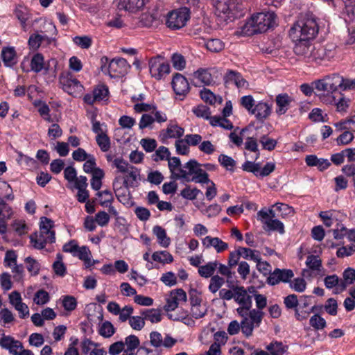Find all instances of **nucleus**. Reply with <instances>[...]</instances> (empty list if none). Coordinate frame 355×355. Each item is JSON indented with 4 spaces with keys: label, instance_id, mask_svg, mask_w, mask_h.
I'll use <instances>...</instances> for the list:
<instances>
[{
    "label": "nucleus",
    "instance_id": "obj_53",
    "mask_svg": "<svg viewBox=\"0 0 355 355\" xmlns=\"http://www.w3.org/2000/svg\"><path fill=\"white\" fill-rule=\"evenodd\" d=\"M124 348L130 351H135L138 349L140 341L137 336L135 335H130L125 338L123 342Z\"/></svg>",
    "mask_w": 355,
    "mask_h": 355
},
{
    "label": "nucleus",
    "instance_id": "obj_27",
    "mask_svg": "<svg viewBox=\"0 0 355 355\" xmlns=\"http://www.w3.org/2000/svg\"><path fill=\"white\" fill-rule=\"evenodd\" d=\"M234 300L239 305H250L252 303V297L250 295L248 294L246 288H245L243 286L238 285H235L234 286Z\"/></svg>",
    "mask_w": 355,
    "mask_h": 355
},
{
    "label": "nucleus",
    "instance_id": "obj_39",
    "mask_svg": "<svg viewBox=\"0 0 355 355\" xmlns=\"http://www.w3.org/2000/svg\"><path fill=\"white\" fill-rule=\"evenodd\" d=\"M206 49L211 53H219L225 48V43L220 39H208L205 43Z\"/></svg>",
    "mask_w": 355,
    "mask_h": 355
},
{
    "label": "nucleus",
    "instance_id": "obj_17",
    "mask_svg": "<svg viewBox=\"0 0 355 355\" xmlns=\"http://www.w3.org/2000/svg\"><path fill=\"white\" fill-rule=\"evenodd\" d=\"M294 102V98L287 93H282L277 95L275 98V112L277 114L281 116L286 114Z\"/></svg>",
    "mask_w": 355,
    "mask_h": 355
},
{
    "label": "nucleus",
    "instance_id": "obj_44",
    "mask_svg": "<svg viewBox=\"0 0 355 355\" xmlns=\"http://www.w3.org/2000/svg\"><path fill=\"white\" fill-rule=\"evenodd\" d=\"M104 176L103 171L101 168H96L93 171L91 180V187L95 191H98L102 185L101 180Z\"/></svg>",
    "mask_w": 355,
    "mask_h": 355
},
{
    "label": "nucleus",
    "instance_id": "obj_35",
    "mask_svg": "<svg viewBox=\"0 0 355 355\" xmlns=\"http://www.w3.org/2000/svg\"><path fill=\"white\" fill-rule=\"evenodd\" d=\"M288 346L282 342L272 341L266 347L269 355H283L288 350Z\"/></svg>",
    "mask_w": 355,
    "mask_h": 355
},
{
    "label": "nucleus",
    "instance_id": "obj_41",
    "mask_svg": "<svg viewBox=\"0 0 355 355\" xmlns=\"http://www.w3.org/2000/svg\"><path fill=\"white\" fill-rule=\"evenodd\" d=\"M341 279L336 275L327 276L324 279V286L327 289L336 287L335 293H340V284Z\"/></svg>",
    "mask_w": 355,
    "mask_h": 355
},
{
    "label": "nucleus",
    "instance_id": "obj_59",
    "mask_svg": "<svg viewBox=\"0 0 355 355\" xmlns=\"http://www.w3.org/2000/svg\"><path fill=\"white\" fill-rule=\"evenodd\" d=\"M96 141L103 152H107L110 148V139L106 133L96 135Z\"/></svg>",
    "mask_w": 355,
    "mask_h": 355
},
{
    "label": "nucleus",
    "instance_id": "obj_55",
    "mask_svg": "<svg viewBox=\"0 0 355 355\" xmlns=\"http://www.w3.org/2000/svg\"><path fill=\"white\" fill-rule=\"evenodd\" d=\"M15 320L14 314L8 309L4 308L0 311V322L3 327L13 322Z\"/></svg>",
    "mask_w": 355,
    "mask_h": 355
},
{
    "label": "nucleus",
    "instance_id": "obj_36",
    "mask_svg": "<svg viewBox=\"0 0 355 355\" xmlns=\"http://www.w3.org/2000/svg\"><path fill=\"white\" fill-rule=\"evenodd\" d=\"M218 265V263L216 261L208 262L207 263L199 267L198 273L202 277L211 278L214 276Z\"/></svg>",
    "mask_w": 355,
    "mask_h": 355
},
{
    "label": "nucleus",
    "instance_id": "obj_48",
    "mask_svg": "<svg viewBox=\"0 0 355 355\" xmlns=\"http://www.w3.org/2000/svg\"><path fill=\"white\" fill-rule=\"evenodd\" d=\"M345 21L349 24H355V3L349 2L345 6Z\"/></svg>",
    "mask_w": 355,
    "mask_h": 355
},
{
    "label": "nucleus",
    "instance_id": "obj_40",
    "mask_svg": "<svg viewBox=\"0 0 355 355\" xmlns=\"http://www.w3.org/2000/svg\"><path fill=\"white\" fill-rule=\"evenodd\" d=\"M153 261L162 263H170L173 261V256L166 250L155 252L152 255Z\"/></svg>",
    "mask_w": 355,
    "mask_h": 355
},
{
    "label": "nucleus",
    "instance_id": "obj_11",
    "mask_svg": "<svg viewBox=\"0 0 355 355\" xmlns=\"http://www.w3.org/2000/svg\"><path fill=\"white\" fill-rule=\"evenodd\" d=\"M257 218L263 225L266 231H277L280 234L284 233V224L277 219L270 218V214L266 210L261 209L257 213Z\"/></svg>",
    "mask_w": 355,
    "mask_h": 355
},
{
    "label": "nucleus",
    "instance_id": "obj_32",
    "mask_svg": "<svg viewBox=\"0 0 355 355\" xmlns=\"http://www.w3.org/2000/svg\"><path fill=\"white\" fill-rule=\"evenodd\" d=\"M230 0H212L216 15L220 17L227 16L230 11Z\"/></svg>",
    "mask_w": 355,
    "mask_h": 355
},
{
    "label": "nucleus",
    "instance_id": "obj_3",
    "mask_svg": "<svg viewBox=\"0 0 355 355\" xmlns=\"http://www.w3.org/2000/svg\"><path fill=\"white\" fill-rule=\"evenodd\" d=\"M202 164L195 159L187 162L177 174V179H183L187 182L196 183H209L210 180L206 171L202 168Z\"/></svg>",
    "mask_w": 355,
    "mask_h": 355
},
{
    "label": "nucleus",
    "instance_id": "obj_13",
    "mask_svg": "<svg viewBox=\"0 0 355 355\" xmlns=\"http://www.w3.org/2000/svg\"><path fill=\"white\" fill-rule=\"evenodd\" d=\"M130 187V186L123 184L121 185L117 178L113 182V189L117 199L120 202L128 207L133 204L129 191Z\"/></svg>",
    "mask_w": 355,
    "mask_h": 355
},
{
    "label": "nucleus",
    "instance_id": "obj_9",
    "mask_svg": "<svg viewBox=\"0 0 355 355\" xmlns=\"http://www.w3.org/2000/svg\"><path fill=\"white\" fill-rule=\"evenodd\" d=\"M311 40L302 38L299 40H293L295 42L293 51L297 55L307 59L308 61H314L315 46L312 44Z\"/></svg>",
    "mask_w": 355,
    "mask_h": 355
},
{
    "label": "nucleus",
    "instance_id": "obj_10",
    "mask_svg": "<svg viewBox=\"0 0 355 355\" xmlns=\"http://www.w3.org/2000/svg\"><path fill=\"white\" fill-rule=\"evenodd\" d=\"M313 55L314 61H330L338 54L337 46L334 43H328L324 46H315Z\"/></svg>",
    "mask_w": 355,
    "mask_h": 355
},
{
    "label": "nucleus",
    "instance_id": "obj_12",
    "mask_svg": "<svg viewBox=\"0 0 355 355\" xmlns=\"http://www.w3.org/2000/svg\"><path fill=\"white\" fill-rule=\"evenodd\" d=\"M31 243L33 248L42 250L45 248L47 243H54L55 241V232H36L30 236Z\"/></svg>",
    "mask_w": 355,
    "mask_h": 355
},
{
    "label": "nucleus",
    "instance_id": "obj_63",
    "mask_svg": "<svg viewBox=\"0 0 355 355\" xmlns=\"http://www.w3.org/2000/svg\"><path fill=\"white\" fill-rule=\"evenodd\" d=\"M95 97L98 101H103L107 99L109 90L108 87L104 85H98L93 91Z\"/></svg>",
    "mask_w": 355,
    "mask_h": 355
},
{
    "label": "nucleus",
    "instance_id": "obj_62",
    "mask_svg": "<svg viewBox=\"0 0 355 355\" xmlns=\"http://www.w3.org/2000/svg\"><path fill=\"white\" fill-rule=\"evenodd\" d=\"M170 152L165 146H160L156 150L155 153L152 155V159L155 162L159 160L168 159Z\"/></svg>",
    "mask_w": 355,
    "mask_h": 355
},
{
    "label": "nucleus",
    "instance_id": "obj_2",
    "mask_svg": "<svg viewBox=\"0 0 355 355\" xmlns=\"http://www.w3.org/2000/svg\"><path fill=\"white\" fill-rule=\"evenodd\" d=\"M275 13L270 12L253 15L242 27V32L248 35L264 33L275 26Z\"/></svg>",
    "mask_w": 355,
    "mask_h": 355
},
{
    "label": "nucleus",
    "instance_id": "obj_43",
    "mask_svg": "<svg viewBox=\"0 0 355 355\" xmlns=\"http://www.w3.org/2000/svg\"><path fill=\"white\" fill-rule=\"evenodd\" d=\"M226 282L227 283V286L230 289L222 288L219 291L218 295L219 297L223 300L230 301L231 300H234V282L231 280L227 279Z\"/></svg>",
    "mask_w": 355,
    "mask_h": 355
},
{
    "label": "nucleus",
    "instance_id": "obj_5",
    "mask_svg": "<svg viewBox=\"0 0 355 355\" xmlns=\"http://www.w3.org/2000/svg\"><path fill=\"white\" fill-rule=\"evenodd\" d=\"M149 71L151 76L156 80H161L170 73V65L164 58L157 55L149 60Z\"/></svg>",
    "mask_w": 355,
    "mask_h": 355
},
{
    "label": "nucleus",
    "instance_id": "obj_26",
    "mask_svg": "<svg viewBox=\"0 0 355 355\" xmlns=\"http://www.w3.org/2000/svg\"><path fill=\"white\" fill-rule=\"evenodd\" d=\"M184 133V128H181L176 123H170L166 130H162L160 137L162 140L175 138L180 139Z\"/></svg>",
    "mask_w": 355,
    "mask_h": 355
},
{
    "label": "nucleus",
    "instance_id": "obj_19",
    "mask_svg": "<svg viewBox=\"0 0 355 355\" xmlns=\"http://www.w3.org/2000/svg\"><path fill=\"white\" fill-rule=\"evenodd\" d=\"M306 264L309 269L303 270L302 275L304 277L311 276V272H315L318 275H323V273L321 272V271L323 270L322 261L318 256H308L306 258Z\"/></svg>",
    "mask_w": 355,
    "mask_h": 355
},
{
    "label": "nucleus",
    "instance_id": "obj_49",
    "mask_svg": "<svg viewBox=\"0 0 355 355\" xmlns=\"http://www.w3.org/2000/svg\"><path fill=\"white\" fill-rule=\"evenodd\" d=\"M245 149L256 153L255 159L260 156V152L258 148L257 139L254 137H248L246 138L244 144Z\"/></svg>",
    "mask_w": 355,
    "mask_h": 355
},
{
    "label": "nucleus",
    "instance_id": "obj_61",
    "mask_svg": "<svg viewBox=\"0 0 355 355\" xmlns=\"http://www.w3.org/2000/svg\"><path fill=\"white\" fill-rule=\"evenodd\" d=\"M74 257H78L80 260L84 261L85 263L90 264L91 252L87 246L78 247Z\"/></svg>",
    "mask_w": 355,
    "mask_h": 355
},
{
    "label": "nucleus",
    "instance_id": "obj_20",
    "mask_svg": "<svg viewBox=\"0 0 355 355\" xmlns=\"http://www.w3.org/2000/svg\"><path fill=\"white\" fill-rule=\"evenodd\" d=\"M171 84L176 95L184 96L189 91V85L187 80L180 73H177L174 75Z\"/></svg>",
    "mask_w": 355,
    "mask_h": 355
},
{
    "label": "nucleus",
    "instance_id": "obj_25",
    "mask_svg": "<svg viewBox=\"0 0 355 355\" xmlns=\"http://www.w3.org/2000/svg\"><path fill=\"white\" fill-rule=\"evenodd\" d=\"M1 343L2 344L1 347L8 350L12 355H17V352L23 349L22 343L9 335L4 336L3 340Z\"/></svg>",
    "mask_w": 355,
    "mask_h": 355
},
{
    "label": "nucleus",
    "instance_id": "obj_46",
    "mask_svg": "<svg viewBox=\"0 0 355 355\" xmlns=\"http://www.w3.org/2000/svg\"><path fill=\"white\" fill-rule=\"evenodd\" d=\"M24 262L26 265V269L31 275H37L40 270V263L31 257H28L25 259Z\"/></svg>",
    "mask_w": 355,
    "mask_h": 355
},
{
    "label": "nucleus",
    "instance_id": "obj_54",
    "mask_svg": "<svg viewBox=\"0 0 355 355\" xmlns=\"http://www.w3.org/2000/svg\"><path fill=\"white\" fill-rule=\"evenodd\" d=\"M168 165L172 175L177 179V174L180 173V170L182 169L180 159L177 157L168 158Z\"/></svg>",
    "mask_w": 355,
    "mask_h": 355
},
{
    "label": "nucleus",
    "instance_id": "obj_37",
    "mask_svg": "<svg viewBox=\"0 0 355 355\" xmlns=\"http://www.w3.org/2000/svg\"><path fill=\"white\" fill-rule=\"evenodd\" d=\"M145 320H148L152 323H157L162 320V314L159 309H145L141 312Z\"/></svg>",
    "mask_w": 355,
    "mask_h": 355
},
{
    "label": "nucleus",
    "instance_id": "obj_4",
    "mask_svg": "<svg viewBox=\"0 0 355 355\" xmlns=\"http://www.w3.org/2000/svg\"><path fill=\"white\" fill-rule=\"evenodd\" d=\"M130 68V65L125 59L122 58H114L107 66L105 63L101 66V70L104 73H107L111 78H116L126 75Z\"/></svg>",
    "mask_w": 355,
    "mask_h": 355
},
{
    "label": "nucleus",
    "instance_id": "obj_15",
    "mask_svg": "<svg viewBox=\"0 0 355 355\" xmlns=\"http://www.w3.org/2000/svg\"><path fill=\"white\" fill-rule=\"evenodd\" d=\"M294 276L293 272L291 269L276 268L267 279V282L272 286L278 284L280 282H289Z\"/></svg>",
    "mask_w": 355,
    "mask_h": 355
},
{
    "label": "nucleus",
    "instance_id": "obj_42",
    "mask_svg": "<svg viewBox=\"0 0 355 355\" xmlns=\"http://www.w3.org/2000/svg\"><path fill=\"white\" fill-rule=\"evenodd\" d=\"M225 282V280L223 277L218 275H214L210 279L208 289L211 293H216L220 290Z\"/></svg>",
    "mask_w": 355,
    "mask_h": 355
},
{
    "label": "nucleus",
    "instance_id": "obj_45",
    "mask_svg": "<svg viewBox=\"0 0 355 355\" xmlns=\"http://www.w3.org/2000/svg\"><path fill=\"white\" fill-rule=\"evenodd\" d=\"M45 40L50 42L49 38L46 35L33 34L30 36L28 43L31 49L36 50Z\"/></svg>",
    "mask_w": 355,
    "mask_h": 355
},
{
    "label": "nucleus",
    "instance_id": "obj_18",
    "mask_svg": "<svg viewBox=\"0 0 355 355\" xmlns=\"http://www.w3.org/2000/svg\"><path fill=\"white\" fill-rule=\"evenodd\" d=\"M311 297H304L298 302V305L295 311V315L297 320L302 321L308 318L314 307H309L311 304Z\"/></svg>",
    "mask_w": 355,
    "mask_h": 355
},
{
    "label": "nucleus",
    "instance_id": "obj_30",
    "mask_svg": "<svg viewBox=\"0 0 355 355\" xmlns=\"http://www.w3.org/2000/svg\"><path fill=\"white\" fill-rule=\"evenodd\" d=\"M305 162L309 166H317L320 171L325 170L331 165L327 159L318 158L315 155H306Z\"/></svg>",
    "mask_w": 355,
    "mask_h": 355
},
{
    "label": "nucleus",
    "instance_id": "obj_16",
    "mask_svg": "<svg viewBox=\"0 0 355 355\" xmlns=\"http://www.w3.org/2000/svg\"><path fill=\"white\" fill-rule=\"evenodd\" d=\"M150 343L155 348L161 347L171 348L177 343V340L168 334L163 338L158 331H152L150 334Z\"/></svg>",
    "mask_w": 355,
    "mask_h": 355
},
{
    "label": "nucleus",
    "instance_id": "obj_51",
    "mask_svg": "<svg viewBox=\"0 0 355 355\" xmlns=\"http://www.w3.org/2000/svg\"><path fill=\"white\" fill-rule=\"evenodd\" d=\"M62 305L65 311L71 312L76 309L77 300L71 295H64L62 297Z\"/></svg>",
    "mask_w": 355,
    "mask_h": 355
},
{
    "label": "nucleus",
    "instance_id": "obj_31",
    "mask_svg": "<svg viewBox=\"0 0 355 355\" xmlns=\"http://www.w3.org/2000/svg\"><path fill=\"white\" fill-rule=\"evenodd\" d=\"M127 173L128 174L123 178V184L130 186V187H137L140 171L132 166Z\"/></svg>",
    "mask_w": 355,
    "mask_h": 355
},
{
    "label": "nucleus",
    "instance_id": "obj_7",
    "mask_svg": "<svg viewBox=\"0 0 355 355\" xmlns=\"http://www.w3.org/2000/svg\"><path fill=\"white\" fill-rule=\"evenodd\" d=\"M264 313L262 311L252 309L248 317L242 320L241 331L247 337L252 336L254 327L260 326Z\"/></svg>",
    "mask_w": 355,
    "mask_h": 355
},
{
    "label": "nucleus",
    "instance_id": "obj_24",
    "mask_svg": "<svg viewBox=\"0 0 355 355\" xmlns=\"http://www.w3.org/2000/svg\"><path fill=\"white\" fill-rule=\"evenodd\" d=\"M202 243L205 248H214L218 253L223 252L228 248V244L218 237L207 236L202 239Z\"/></svg>",
    "mask_w": 355,
    "mask_h": 355
},
{
    "label": "nucleus",
    "instance_id": "obj_47",
    "mask_svg": "<svg viewBox=\"0 0 355 355\" xmlns=\"http://www.w3.org/2000/svg\"><path fill=\"white\" fill-rule=\"evenodd\" d=\"M208 306L207 303L200 304L191 306V314L193 318L200 319L205 316L207 313Z\"/></svg>",
    "mask_w": 355,
    "mask_h": 355
},
{
    "label": "nucleus",
    "instance_id": "obj_1",
    "mask_svg": "<svg viewBox=\"0 0 355 355\" xmlns=\"http://www.w3.org/2000/svg\"><path fill=\"white\" fill-rule=\"evenodd\" d=\"M318 33V25L312 14L301 16L289 31L292 40H313Z\"/></svg>",
    "mask_w": 355,
    "mask_h": 355
},
{
    "label": "nucleus",
    "instance_id": "obj_58",
    "mask_svg": "<svg viewBox=\"0 0 355 355\" xmlns=\"http://www.w3.org/2000/svg\"><path fill=\"white\" fill-rule=\"evenodd\" d=\"M259 141L261 144L263 149L269 151L274 150L277 144V141L276 139H272L266 135L261 136Z\"/></svg>",
    "mask_w": 355,
    "mask_h": 355
},
{
    "label": "nucleus",
    "instance_id": "obj_50",
    "mask_svg": "<svg viewBox=\"0 0 355 355\" xmlns=\"http://www.w3.org/2000/svg\"><path fill=\"white\" fill-rule=\"evenodd\" d=\"M31 70L34 72H40L44 68V57L41 53H36L31 61Z\"/></svg>",
    "mask_w": 355,
    "mask_h": 355
},
{
    "label": "nucleus",
    "instance_id": "obj_6",
    "mask_svg": "<svg viewBox=\"0 0 355 355\" xmlns=\"http://www.w3.org/2000/svg\"><path fill=\"white\" fill-rule=\"evenodd\" d=\"M189 10L184 7L173 10L167 15L166 24L172 29H180L184 27L189 19Z\"/></svg>",
    "mask_w": 355,
    "mask_h": 355
},
{
    "label": "nucleus",
    "instance_id": "obj_52",
    "mask_svg": "<svg viewBox=\"0 0 355 355\" xmlns=\"http://www.w3.org/2000/svg\"><path fill=\"white\" fill-rule=\"evenodd\" d=\"M241 252V257L245 259L252 260L256 262L259 261L261 257L260 252L257 250H252L250 248H246L240 247V252Z\"/></svg>",
    "mask_w": 355,
    "mask_h": 355
},
{
    "label": "nucleus",
    "instance_id": "obj_34",
    "mask_svg": "<svg viewBox=\"0 0 355 355\" xmlns=\"http://www.w3.org/2000/svg\"><path fill=\"white\" fill-rule=\"evenodd\" d=\"M343 279L340 281V291H345L347 287L355 282V270L347 268L343 273Z\"/></svg>",
    "mask_w": 355,
    "mask_h": 355
},
{
    "label": "nucleus",
    "instance_id": "obj_64",
    "mask_svg": "<svg viewBox=\"0 0 355 355\" xmlns=\"http://www.w3.org/2000/svg\"><path fill=\"white\" fill-rule=\"evenodd\" d=\"M240 103L250 114H252L255 106V101L252 96L247 95L241 97Z\"/></svg>",
    "mask_w": 355,
    "mask_h": 355
},
{
    "label": "nucleus",
    "instance_id": "obj_21",
    "mask_svg": "<svg viewBox=\"0 0 355 355\" xmlns=\"http://www.w3.org/2000/svg\"><path fill=\"white\" fill-rule=\"evenodd\" d=\"M1 58L6 67H13L18 62V56L14 46H5L1 52Z\"/></svg>",
    "mask_w": 355,
    "mask_h": 355
},
{
    "label": "nucleus",
    "instance_id": "obj_22",
    "mask_svg": "<svg viewBox=\"0 0 355 355\" xmlns=\"http://www.w3.org/2000/svg\"><path fill=\"white\" fill-rule=\"evenodd\" d=\"M225 83L226 85L234 84L239 89H247L248 83L243 78L241 73L230 70L227 72L224 77Z\"/></svg>",
    "mask_w": 355,
    "mask_h": 355
},
{
    "label": "nucleus",
    "instance_id": "obj_60",
    "mask_svg": "<svg viewBox=\"0 0 355 355\" xmlns=\"http://www.w3.org/2000/svg\"><path fill=\"white\" fill-rule=\"evenodd\" d=\"M97 195L101 198L100 205L103 207H107V205L112 204L114 200V197L110 190L106 189L99 191Z\"/></svg>",
    "mask_w": 355,
    "mask_h": 355
},
{
    "label": "nucleus",
    "instance_id": "obj_38",
    "mask_svg": "<svg viewBox=\"0 0 355 355\" xmlns=\"http://www.w3.org/2000/svg\"><path fill=\"white\" fill-rule=\"evenodd\" d=\"M326 82L331 89V92L336 91L338 88L341 89L342 84L343 83V77L338 74H332L331 76H327L324 77Z\"/></svg>",
    "mask_w": 355,
    "mask_h": 355
},
{
    "label": "nucleus",
    "instance_id": "obj_8",
    "mask_svg": "<svg viewBox=\"0 0 355 355\" xmlns=\"http://www.w3.org/2000/svg\"><path fill=\"white\" fill-rule=\"evenodd\" d=\"M60 83L62 89L69 94L77 97L83 91V86L80 81L74 78L71 73H62L59 78Z\"/></svg>",
    "mask_w": 355,
    "mask_h": 355
},
{
    "label": "nucleus",
    "instance_id": "obj_57",
    "mask_svg": "<svg viewBox=\"0 0 355 355\" xmlns=\"http://www.w3.org/2000/svg\"><path fill=\"white\" fill-rule=\"evenodd\" d=\"M50 300V296L47 291L40 289L37 291L34 296L33 302L37 305H44Z\"/></svg>",
    "mask_w": 355,
    "mask_h": 355
},
{
    "label": "nucleus",
    "instance_id": "obj_23",
    "mask_svg": "<svg viewBox=\"0 0 355 355\" xmlns=\"http://www.w3.org/2000/svg\"><path fill=\"white\" fill-rule=\"evenodd\" d=\"M117 7L120 10H125L135 12L142 9L148 0H116Z\"/></svg>",
    "mask_w": 355,
    "mask_h": 355
},
{
    "label": "nucleus",
    "instance_id": "obj_28",
    "mask_svg": "<svg viewBox=\"0 0 355 355\" xmlns=\"http://www.w3.org/2000/svg\"><path fill=\"white\" fill-rule=\"evenodd\" d=\"M271 113V107L266 102H258L251 114L255 116L259 121H263L268 118Z\"/></svg>",
    "mask_w": 355,
    "mask_h": 355
},
{
    "label": "nucleus",
    "instance_id": "obj_33",
    "mask_svg": "<svg viewBox=\"0 0 355 355\" xmlns=\"http://www.w3.org/2000/svg\"><path fill=\"white\" fill-rule=\"evenodd\" d=\"M153 232L157 239L158 243L164 248H167L171 243V239L167 236L166 230L161 226L155 225L153 228Z\"/></svg>",
    "mask_w": 355,
    "mask_h": 355
},
{
    "label": "nucleus",
    "instance_id": "obj_56",
    "mask_svg": "<svg viewBox=\"0 0 355 355\" xmlns=\"http://www.w3.org/2000/svg\"><path fill=\"white\" fill-rule=\"evenodd\" d=\"M218 160L220 165L227 171H234L236 162L233 158L228 155L221 154L218 156Z\"/></svg>",
    "mask_w": 355,
    "mask_h": 355
},
{
    "label": "nucleus",
    "instance_id": "obj_29",
    "mask_svg": "<svg viewBox=\"0 0 355 355\" xmlns=\"http://www.w3.org/2000/svg\"><path fill=\"white\" fill-rule=\"evenodd\" d=\"M193 76L196 85H200V84L209 85L213 82L211 74L207 69L200 68L198 69L193 73Z\"/></svg>",
    "mask_w": 355,
    "mask_h": 355
},
{
    "label": "nucleus",
    "instance_id": "obj_14",
    "mask_svg": "<svg viewBox=\"0 0 355 355\" xmlns=\"http://www.w3.org/2000/svg\"><path fill=\"white\" fill-rule=\"evenodd\" d=\"M186 301L187 294L184 290L179 288L172 291L167 298L166 304L164 305V310L167 312L174 311L180 302H185Z\"/></svg>",
    "mask_w": 355,
    "mask_h": 355
}]
</instances>
